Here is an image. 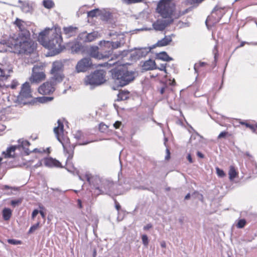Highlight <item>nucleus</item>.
<instances>
[{
  "label": "nucleus",
  "instance_id": "nucleus-24",
  "mask_svg": "<svg viewBox=\"0 0 257 257\" xmlns=\"http://www.w3.org/2000/svg\"><path fill=\"white\" fill-rule=\"evenodd\" d=\"M54 99L52 96H45L37 97L35 98L33 100V103L39 102L40 103H46L48 102L51 101Z\"/></svg>",
  "mask_w": 257,
  "mask_h": 257
},
{
  "label": "nucleus",
  "instance_id": "nucleus-4",
  "mask_svg": "<svg viewBox=\"0 0 257 257\" xmlns=\"http://www.w3.org/2000/svg\"><path fill=\"white\" fill-rule=\"evenodd\" d=\"M106 74L103 70H96L85 77L84 84L90 85L91 89L101 85L106 82Z\"/></svg>",
  "mask_w": 257,
  "mask_h": 257
},
{
  "label": "nucleus",
  "instance_id": "nucleus-59",
  "mask_svg": "<svg viewBox=\"0 0 257 257\" xmlns=\"http://www.w3.org/2000/svg\"><path fill=\"white\" fill-rule=\"evenodd\" d=\"M121 124V122L119 121H116L115 122V123L113 124V126L115 128H118L120 126Z\"/></svg>",
  "mask_w": 257,
  "mask_h": 257
},
{
  "label": "nucleus",
  "instance_id": "nucleus-5",
  "mask_svg": "<svg viewBox=\"0 0 257 257\" xmlns=\"http://www.w3.org/2000/svg\"><path fill=\"white\" fill-rule=\"evenodd\" d=\"M101 185L100 187L94 186L95 187L94 193L97 196L99 194H107L110 195L111 194L115 195H119L122 193V192H119L115 190V188H119L120 185H117L113 183V182L107 180H103L100 181Z\"/></svg>",
  "mask_w": 257,
  "mask_h": 257
},
{
  "label": "nucleus",
  "instance_id": "nucleus-35",
  "mask_svg": "<svg viewBox=\"0 0 257 257\" xmlns=\"http://www.w3.org/2000/svg\"><path fill=\"white\" fill-rule=\"evenodd\" d=\"M236 226L237 228H243L246 224L245 219H240L236 221Z\"/></svg>",
  "mask_w": 257,
  "mask_h": 257
},
{
  "label": "nucleus",
  "instance_id": "nucleus-19",
  "mask_svg": "<svg viewBox=\"0 0 257 257\" xmlns=\"http://www.w3.org/2000/svg\"><path fill=\"white\" fill-rule=\"evenodd\" d=\"M45 78V74L43 71L32 72V75L30 78L31 83H38Z\"/></svg>",
  "mask_w": 257,
  "mask_h": 257
},
{
  "label": "nucleus",
  "instance_id": "nucleus-30",
  "mask_svg": "<svg viewBox=\"0 0 257 257\" xmlns=\"http://www.w3.org/2000/svg\"><path fill=\"white\" fill-rule=\"evenodd\" d=\"M165 87V90L166 95L169 94L171 92L173 91L172 88L171 87V86H173L175 85V81L174 80L173 81H171V80H169V82H166L165 83H163Z\"/></svg>",
  "mask_w": 257,
  "mask_h": 257
},
{
  "label": "nucleus",
  "instance_id": "nucleus-56",
  "mask_svg": "<svg viewBox=\"0 0 257 257\" xmlns=\"http://www.w3.org/2000/svg\"><path fill=\"white\" fill-rule=\"evenodd\" d=\"M39 212V211L38 209H34L32 213V218L34 219L35 217L38 215Z\"/></svg>",
  "mask_w": 257,
  "mask_h": 257
},
{
  "label": "nucleus",
  "instance_id": "nucleus-37",
  "mask_svg": "<svg viewBox=\"0 0 257 257\" xmlns=\"http://www.w3.org/2000/svg\"><path fill=\"white\" fill-rule=\"evenodd\" d=\"M239 123L241 124V125H245L247 128H249L253 132H255V126H254L253 124H250L246 121H242V120H240Z\"/></svg>",
  "mask_w": 257,
  "mask_h": 257
},
{
  "label": "nucleus",
  "instance_id": "nucleus-52",
  "mask_svg": "<svg viewBox=\"0 0 257 257\" xmlns=\"http://www.w3.org/2000/svg\"><path fill=\"white\" fill-rule=\"evenodd\" d=\"M228 135V132H221L218 136V139L225 138L226 136Z\"/></svg>",
  "mask_w": 257,
  "mask_h": 257
},
{
  "label": "nucleus",
  "instance_id": "nucleus-46",
  "mask_svg": "<svg viewBox=\"0 0 257 257\" xmlns=\"http://www.w3.org/2000/svg\"><path fill=\"white\" fill-rule=\"evenodd\" d=\"M142 242L145 247H147L149 244V238L146 234H143L142 236Z\"/></svg>",
  "mask_w": 257,
  "mask_h": 257
},
{
  "label": "nucleus",
  "instance_id": "nucleus-8",
  "mask_svg": "<svg viewBox=\"0 0 257 257\" xmlns=\"http://www.w3.org/2000/svg\"><path fill=\"white\" fill-rule=\"evenodd\" d=\"M101 50L99 51V48L97 46H93L90 47L88 50L89 56L96 59H105L109 58V53H107L105 47L104 46L101 47Z\"/></svg>",
  "mask_w": 257,
  "mask_h": 257
},
{
  "label": "nucleus",
  "instance_id": "nucleus-50",
  "mask_svg": "<svg viewBox=\"0 0 257 257\" xmlns=\"http://www.w3.org/2000/svg\"><path fill=\"white\" fill-rule=\"evenodd\" d=\"M123 2L127 4H135L138 3H141L144 1V0H122Z\"/></svg>",
  "mask_w": 257,
  "mask_h": 257
},
{
  "label": "nucleus",
  "instance_id": "nucleus-43",
  "mask_svg": "<svg viewBox=\"0 0 257 257\" xmlns=\"http://www.w3.org/2000/svg\"><path fill=\"white\" fill-rule=\"evenodd\" d=\"M213 53L214 54V66H216V63H217V58H218V50H217V45H216L214 48H213Z\"/></svg>",
  "mask_w": 257,
  "mask_h": 257
},
{
  "label": "nucleus",
  "instance_id": "nucleus-42",
  "mask_svg": "<svg viewBox=\"0 0 257 257\" xmlns=\"http://www.w3.org/2000/svg\"><path fill=\"white\" fill-rule=\"evenodd\" d=\"M23 201V198H20L17 199L12 200L11 201V204L14 207H15L22 203Z\"/></svg>",
  "mask_w": 257,
  "mask_h": 257
},
{
  "label": "nucleus",
  "instance_id": "nucleus-16",
  "mask_svg": "<svg viewBox=\"0 0 257 257\" xmlns=\"http://www.w3.org/2000/svg\"><path fill=\"white\" fill-rule=\"evenodd\" d=\"M153 49V48H151V47H150L149 48L136 49V50L131 54V57L133 60L139 59L141 58L145 57Z\"/></svg>",
  "mask_w": 257,
  "mask_h": 257
},
{
  "label": "nucleus",
  "instance_id": "nucleus-7",
  "mask_svg": "<svg viewBox=\"0 0 257 257\" xmlns=\"http://www.w3.org/2000/svg\"><path fill=\"white\" fill-rule=\"evenodd\" d=\"M57 123L58 126L54 127V132L58 141L62 145L64 152H66V153L68 155L67 159L71 160L73 156L74 150L75 147L77 146V144H72L71 145H69L68 147L64 144L60 136V133L63 134L64 132L63 123L60 119L58 120Z\"/></svg>",
  "mask_w": 257,
  "mask_h": 257
},
{
  "label": "nucleus",
  "instance_id": "nucleus-40",
  "mask_svg": "<svg viewBox=\"0 0 257 257\" xmlns=\"http://www.w3.org/2000/svg\"><path fill=\"white\" fill-rule=\"evenodd\" d=\"M43 65L41 64H37L35 65L32 69V72H41L43 70Z\"/></svg>",
  "mask_w": 257,
  "mask_h": 257
},
{
  "label": "nucleus",
  "instance_id": "nucleus-9",
  "mask_svg": "<svg viewBox=\"0 0 257 257\" xmlns=\"http://www.w3.org/2000/svg\"><path fill=\"white\" fill-rule=\"evenodd\" d=\"M63 64L60 61H55L52 64L51 73L53 75L52 79L56 82H60L62 81L64 76L62 74Z\"/></svg>",
  "mask_w": 257,
  "mask_h": 257
},
{
  "label": "nucleus",
  "instance_id": "nucleus-63",
  "mask_svg": "<svg viewBox=\"0 0 257 257\" xmlns=\"http://www.w3.org/2000/svg\"><path fill=\"white\" fill-rule=\"evenodd\" d=\"M220 10H221V8H219L218 6H216L214 8V9L212 11V13H214V12H217Z\"/></svg>",
  "mask_w": 257,
  "mask_h": 257
},
{
  "label": "nucleus",
  "instance_id": "nucleus-3",
  "mask_svg": "<svg viewBox=\"0 0 257 257\" xmlns=\"http://www.w3.org/2000/svg\"><path fill=\"white\" fill-rule=\"evenodd\" d=\"M109 72L114 84L120 87L132 83L138 75L136 71L130 70L124 65L113 66Z\"/></svg>",
  "mask_w": 257,
  "mask_h": 257
},
{
  "label": "nucleus",
  "instance_id": "nucleus-47",
  "mask_svg": "<svg viewBox=\"0 0 257 257\" xmlns=\"http://www.w3.org/2000/svg\"><path fill=\"white\" fill-rule=\"evenodd\" d=\"M216 174L218 177L223 178L225 176V173L223 170L219 168L218 167L216 168Z\"/></svg>",
  "mask_w": 257,
  "mask_h": 257
},
{
  "label": "nucleus",
  "instance_id": "nucleus-53",
  "mask_svg": "<svg viewBox=\"0 0 257 257\" xmlns=\"http://www.w3.org/2000/svg\"><path fill=\"white\" fill-rule=\"evenodd\" d=\"M107 128V126L102 123L99 125V130L101 132H104Z\"/></svg>",
  "mask_w": 257,
  "mask_h": 257
},
{
  "label": "nucleus",
  "instance_id": "nucleus-36",
  "mask_svg": "<svg viewBox=\"0 0 257 257\" xmlns=\"http://www.w3.org/2000/svg\"><path fill=\"white\" fill-rule=\"evenodd\" d=\"M43 3V6L47 9H51L54 6V2L51 0H45Z\"/></svg>",
  "mask_w": 257,
  "mask_h": 257
},
{
  "label": "nucleus",
  "instance_id": "nucleus-12",
  "mask_svg": "<svg viewBox=\"0 0 257 257\" xmlns=\"http://www.w3.org/2000/svg\"><path fill=\"white\" fill-rule=\"evenodd\" d=\"M13 72V67L10 62L3 61L0 63V79L5 80L10 76Z\"/></svg>",
  "mask_w": 257,
  "mask_h": 257
},
{
  "label": "nucleus",
  "instance_id": "nucleus-57",
  "mask_svg": "<svg viewBox=\"0 0 257 257\" xmlns=\"http://www.w3.org/2000/svg\"><path fill=\"white\" fill-rule=\"evenodd\" d=\"M18 84H19L17 81L14 80L11 85V88L12 89H15Z\"/></svg>",
  "mask_w": 257,
  "mask_h": 257
},
{
  "label": "nucleus",
  "instance_id": "nucleus-1",
  "mask_svg": "<svg viewBox=\"0 0 257 257\" xmlns=\"http://www.w3.org/2000/svg\"><path fill=\"white\" fill-rule=\"evenodd\" d=\"M14 24L19 30L18 36L8 41L4 40L3 44L11 48L15 53L26 55L31 54L36 49L37 44L30 39V33L26 29L25 22L17 18Z\"/></svg>",
  "mask_w": 257,
  "mask_h": 257
},
{
  "label": "nucleus",
  "instance_id": "nucleus-60",
  "mask_svg": "<svg viewBox=\"0 0 257 257\" xmlns=\"http://www.w3.org/2000/svg\"><path fill=\"white\" fill-rule=\"evenodd\" d=\"M153 227L152 224L149 223L147 224L146 225L144 226L143 227V229L144 230H148L151 228Z\"/></svg>",
  "mask_w": 257,
  "mask_h": 257
},
{
  "label": "nucleus",
  "instance_id": "nucleus-54",
  "mask_svg": "<svg viewBox=\"0 0 257 257\" xmlns=\"http://www.w3.org/2000/svg\"><path fill=\"white\" fill-rule=\"evenodd\" d=\"M192 10V8H189L188 9H185V10L184 11H180L179 12V15L180 16H182V15H184L187 13H188L189 12L191 11Z\"/></svg>",
  "mask_w": 257,
  "mask_h": 257
},
{
  "label": "nucleus",
  "instance_id": "nucleus-29",
  "mask_svg": "<svg viewBox=\"0 0 257 257\" xmlns=\"http://www.w3.org/2000/svg\"><path fill=\"white\" fill-rule=\"evenodd\" d=\"M71 160H68L67 159L66 161V169L69 172L75 174H78V171L77 170L76 168H75L73 165V164L71 162H70V161Z\"/></svg>",
  "mask_w": 257,
  "mask_h": 257
},
{
  "label": "nucleus",
  "instance_id": "nucleus-17",
  "mask_svg": "<svg viewBox=\"0 0 257 257\" xmlns=\"http://www.w3.org/2000/svg\"><path fill=\"white\" fill-rule=\"evenodd\" d=\"M174 36L173 34L165 36L164 38L159 40L157 43L153 45L151 47V48H155L157 47H164L168 45L172 41V36Z\"/></svg>",
  "mask_w": 257,
  "mask_h": 257
},
{
  "label": "nucleus",
  "instance_id": "nucleus-64",
  "mask_svg": "<svg viewBox=\"0 0 257 257\" xmlns=\"http://www.w3.org/2000/svg\"><path fill=\"white\" fill-rule=\"evenodd\" d=\"M39 213H40V214H41L42 218H45V213L43 211L40 210Z\"/></svg>",
  "mask_w": 257,
  "mask_h": 257
},
{
  "label": "nucleus",
  "instance_id": "nucleus-14",
  "mask_svg": "<svg viewBox=\"0 0 257 257\" xmlns=\"http://www.w3.org/2000/svg\"><path fill=\"white\" fill-rule=\"evenodd\" d=\"M99 46L102 47L104 46V47H105L106 50V52L109 53V58L111 57L112 51L114 49L118 48L120 47L121 43L118 41H116V42H110L109 41H100L99 43Z\"/></svg>",
  "mask_w": 257,
  "mask_h": 257
},
{
  "label": "nucleus",
  "instance_id": "nucleus-21",
  "mask_svg": "<svg viewBox=\"0 0 257 257\" xmlns=\"http://www.w3.org/2000/svg\"><path fill=\"white\" fill-rule=\"evenodd\" d=\"M143 69L145 70L157 69V66H156L155 61L151 59L146 61L143 65L142 66Z\"/></svg>",
  "mask_w": 257,
  "mask_h": 257
},
{
  "label": "nucleus",
  "instance_id": "nucleus-61",
  "mask_svg": "<svg viewBox=\"0 0 257 257\" xmlns=\"http://www.w3.org/2000/svg\"><path fill=\"white\" fill-rule=\"evenodd\" d=\"M187 159L190 163H192L193 162L192 158L190 154H188L187 156Z\"/></svg>",
  "mask_w": 257,
  "mask_h": 257
},
{
  "label": "nucleus",
  "instance_id": "nucleus-2",
  "mask_svg": "<svg viewBox=\"0 0 257 257\" xmlns=\"http://www.w3.org/2000/svg\"><path fill=\"white\" fill-rule=\"evenodd\" d=\"M39 40L46 48L52 50L53 55H57L65 48L62 45V37L60 32L56 30L43 31L39 33Z\"/></svg>",
  "mask_w": 257,
  "mask_h": 257
},
{
  "label": "nucleus",
  "instance_id": "nucleus-6",
  "mask_svg": "<svg viewBox=\"0 0 257 257\" xmlns=\"http://www.w3.org/2000/svg\"><path fill=\"white\" fill-rule=\"evenodd\" d=\"M156 10L163 18L173 19L172 16L175 10V5L168 0H161Z\"/></svg>",
  "mask_w": 257,
  "mask_h": 257
},
{
  "label": "nucleus",
  "instance_id": "nucleus-39",
  "mask_svg": "<svg viewBox=\"0 0 257 257\" xmlns=\"http://www.w3.org/2000/svg\"><path fill=\"white\" fill-rule=\"evenodd\" d=\"M206 64H207V63H205V62H200L199 63H195L194 64V71H195V73H197V75H198V73H199L198 69H199V68L201 67H203L205 65H206Z\"/></svg>",
  "mask_w": 257,
  "mask_h": 257
},
{
  "label": "nucleus",
  "instance_id": "nucleus-38",
  "mask_svg": "<svg viewBox=\"0 0 257 257\" xmlns=\"http://www.w3.org/2000/svg\"><path fill=\"white\" fill-rule=\"evenodd\" d=\"M97 37V34L95 33H87V42H90L93 41H94Z\"/></svg>",
  "mask_w": 257,
  "mask_h": 257
},
{
  "label": "nucleus",
  "instance_id": "nucleus-34",
  "mask_svg": "<svg viewBox=\"0 0 257 257\" xmlns=\"http://www.w3.org/2000/svg\"><path fill=\"white\" fill-rule=\"evenodd\" d=\"M228 174L230 180H233L236 177L237 173L233 166L230 167Z\"/></svg>",
  "mask_w": 257,
  "mask_h": 257
},
{
  "label": "nucleus",
  "instance_id": "nucleus-62",
  "mask_svg": "<svg viewBox=\"0 0 257 257\" xmlns=\"http://www.w3.org/2000/svg\"><path fill=\"white\" fill-rule=\"evenodd\" d=\"M196 154L197 156L200 158L203 159L204 158V155L201 152L198 151Z\"/></svg>",
  "mask_w": 257,
  "mask_h": 257
},
{
  "label": "nucleus",
  "instance_id": "nucleus-31",
  "mask_svg": "<svg viewBox=\"0 0 257 257\" xmlns=\"http://www.w3.org/2000/svg\"><path fill=\"white\" fill-rule=\"evenodd\" d=\"M12 215V211L9 208H4L2 211V216L4 220H9Z\"/></svg>",
  "mask_w": 257,
  "mask_h": 257
},
{
  "label": "nucleus",
  "instance_id": "nucleus-55",
  "mask_svg": "<svg viewBox=\"0 0 257 257\" xmlns=\"http://www.w3.org/2000/svg\"><path fill=\"white\" fill-rule=\"evenodd\" d=\"M113 200H114V202L115 203V207L116 209L118 211L120 210L121 206H120V204H119V203L117 201V200L115 198H113Z\"/></svg>",
  "mask_w": 257,
  "mask_h": 257
},
{
  "label": "nucleus",
  "instance_id": "nucleus-49",
  "mask_svg": "<svg viewBox=\"0 0 257 257\" xmlns=\"http://www.w3.org/2000/svg\"><path fill=\"white\" fill-rule=\"evenodd\" d=\"M8 242L11 244L18 245L21 244V241L15 239H9Z\"/></svg>",
  "mask_w": 257,
  "mask_h": 257
},
{
  "label": "nucleus",
  "instance_id": "nucleus-41",
  "mask_svg": "<svg viewBox=\"0 0 257 257\" xmlns=\"http://www.w3.org/2000/svg\"><path fill=\"white\" fill-rule=\"evenodd\" d=\"M87 32H83L80 34L78 36V39L80 41H82L83 42H87Z\"/></svg>",
  "mask_w": 257,
  "mask_h": 257
},
{
  "label": "nucleus",
  "instance_id": "nucleus-18",
  "mask_svg": "<svg viewBox=\"0 0 257 257\" xmlns=\"http://www.w3.org/2000/svg\"><path fill=\"white\" fill-rule=\"evenodd\" d=\"M44 165L48 167L63 168L61 163L58 160L52 158H46L44 160Z\"/></svg>",
  "mask_w": 257,
  "mask_h": 257
},
{
  "label": "nucleus",
  "instance_id": "nucleus-28",
  "mask_svg": "<svg viewBox=\"0 0 257 257\" xmlns=\"http://www.w3.org/2000/svg\"><path fill=\"white\" fill-rule=\"evenodd\" d=\"M0 189L3 191L11 190V191H8L5 194L7 195H12L13 194L12 191H17L19 188L16 187H12L7 185H2L0 186Z\"/></svg>",
  "mask_w": 257,
  "mask_h": 257
},
{
  "label": "nucleus",
  "instance_id": "nucleus-10",
  "mask_svg": "<svg viewBox=\"0 0 257 257\" xmlns=\"http://www.w3.org/2000/svg\"><path fill=\"white\" fill-rule=\"evenodd\" d=\"M93 66L92 60L89 57H84L78 61L75 71L77 73L85 72L90 69Z\"/></svg>",
  "mask_w": 257,
  "mask_h": 257
},
{
  "label": "nucleus",
  "instance_id": "nucleus-25",
  "mask_svg": "<svg viewBox=\"0 0 257 257\" xmlns=\"http://www.w3.org/2000/svg\"><path fill=\"white\" fill-rule=\"evenodd\" d=\"M77 28L73 26H69L68 27H64L63 28V31L65 35L68 37H70L74 36L77 32Z\"/></svg>",
  "mask_w": 257,
  "mask_h": 257
},
{
  "label": "nucleus",
  "instance_id": "nucleus-51",
  "mask_svg": "<svg viewBox=\"0 0 257 257\" xmlns=\"http://www.w3.org/2000/svg\"><path fill=\"white\" fill-rule=\"evenodd\" d=\"M166 65L167 64H162L160 65V67H157V69L161 71H164L165 73H167V70L166 68Z\"/></svg>",
  "mask_w": 257,
  "mask_h": 257
},
{
  "label": "nucleus",
  "instance_id": "nucleus-22",
  "mask_svg": "<svg viewBox=\"0 0 257 257\" xmlns=\"http://www.w3.org/2000/svg\"><path fill=\"white\" fill-rule=\"evenodd\" d=\"M74 138L76 139L77 141H78V143H76L77 145H86L92 141H82L81 140L83 138L84 136L83 133L80 131H78L75 134H74Z\"/></svg>",
  "mask_w": 257,
  "mask_h": 257
},
{
  "label": "nucleus",
  "instance_id": "nucleus-27",
  "mask_svg": "<svg viewBox=\"0 0 257 257\" xmlns=\"http://www.w3.org/2000/svg\"><path fill=\"white\" fill-rule=\"evenodd\" d=\"M17 148H18L17 146H11L7 148L6 151H3L2 152V155L5 158L13 157V156L11 153L12 152H14Z\"/></svg>",
  "mask_w": 257,
  "mask_h": 257
},
{
  "label": "nucleus",
  "instance_id": "nucleus-23",
  "mask_svg": "<svg viewBox=\"0 0 257 257\" xmlns=\"http://www.w3.org/2000/svg\"><path fill=\"white\" fill-rule=\"evenodd\" d=\"M18 142L19 143V145L17 146L18 148L22 147L24 150L25 154L26 155H29L30 154V151L26 147H29L30 145V142L27 140H23L22 139L19 140Z\"/></svg>",
  "mask_w": 257,
  "mask_h": 257
},
{
  "label": "nucleus",
  "instance_id": "nucleus-45",
  "mask_svg": "<svg viewBox=\"0 0 257 257\" xmlns=\"http://www.w3.org/2000/svg\"><path fill=\"white\" fill-rule=\"evenodd\" d=\"M40 225V222L38 221L37 223L31 226L29 230L28 233L31 234L34 231H35Z\"/></svg>",
  "mask_w": 257,
  "mask_h": 257
},
{
  "label": "nucleus",
  "instance_id": "nucleus-11",
  "mask_svg": "<svg viewBox=\"0 0 257 257\" xmlns=\"http://www.w3.org/2000/svg\"><path fill=\"white\" fill-rule=\"evenodd\" d=\"M31 97V92L29 82H26L22 86L21 90L19 95L18 96L17 99L19 101L26 104V102L25 99Z\"/></svg>",
  "mask_w": 257,
  "mask_h": 257
},
{
  "label": "nucleus",
  "instance_id": "nucleus-33",
  "mask_svg": "<svg viewBox=\"0 0 257 257\" xmlns=\"http://www.w3.org/2000/svg\"><path fill=\"white\" fill-rule=\"evenodd\" d=\"M22 11L25 13H30L32 11V5L28 2L25 1L21 6Z\"/></svg>",
  "mask_w": 257,
  "mask_h": 257
},
{
  "label": "nucleus",
  "instance_id": "nucleus-26",
  "mask_svg": "<svg viewBox=\"0 0 257 257\" xmlns=\"http://www.w3.org/2000/svg\"><path fill=\"white\" fill-rule=\"evenodd\" d=\"M156 59L162 60L165 61H170L173 60V58L170 57L167 52L165 51L161 52L156 54Z\"/></svg>",
  "mask_w": 257,
  "mask_h": 257
},
{
  "label": "nucleus",
  "instance_id": "nucleus-48",
  "mask_svg": "<svg viewBox=\"0 0 257 257\" xmlns=\"http://www.w3.org/2000/svg\"><path fill=\"white\" fill-rule=\"evenodd\" d=\"M85 178L90 185L92 184L93 180L94 179V177L90 174H86Z\"/></svg>",
  "mask_w": 257,
  "mask_h": 257
},
{
  "label": "nucleus",
  "instance_id": "nucleus-32",
  "mask_svg": "<svg viewBox=\"0 0 257 257\" xmlns=\"http://www.w3.org/2000/svg\"><path fill=\"white\" fill-rule=\"evenodd\" d=\"M130 92L128 91H122L117 94V101L125 100L129 98Z\"/></svg>",
  "mask_w": 257,
  "mask_h": 257
},
{
  "label": "nucleus",
  "instance_id": "nucleus-58",
  "mask_svg": "<svg viewBox=\"0 0 257 257\" xmlns=\"http://www.w3.org/2000/svg\"><path fill=\"white\" fill-rule=\"evenodd\" d=\"M162 87H161V88L160 89V93L161 94L166 95V92H165V87H164V83H162Z\"/></svg>",
  "mask_w": 257,
  "mask_h": 257
},
{
  "label": "nucleus",
  "instance_id": "nucleus-15",
  "mask_svg": "<svg viewBox=\"0 0 257 257\" xmlns=\"http://www.w3.org/2000/svg\"><path fill=\"white\" fill-rule=\"evenodd\" d=\"M173 21V19H158L153 24V27L156 31H162Z\"/></svg>",
  "mask_w": 257,
  "mask_h": 257
},
{
  "label": "nucleus",
  "instance_id": "nucleus-13",
  "mask_svg": "<svg viewBox=\"0 0 257 257\" xmlns=\"http://www.w3.org/2000/svg\"><path fill=\"white\" fill-rule=\"evenodd\" d=\"M58 82L51 79L50 82H46L41 85L38 88L39 92L43 95H47L52 93L55 91L54 86Z\"/></svg>",
  "mask_w": 257,
  "mask_h": 257
},
{
  "label": "nucleus",
  "instance_id": "nucleus-20",
  "mask_svg": "<svg viewBox=\"0 0 257 257\" xmlns=\"http://www.w3.org/2000/svg\"><path fill=\"white\" fill-rule=\"evenodd\" d=\"M69 47L70 48L71 53H77L82 51L83 45L80 42L75 41L69 44Z\"/></svg>",
  "mask_w": 257,
  "mask_h": 257
},
{
  "label": "nucleus",
  "instance_id": "nucleus-44",
  "mask_svg": "<svg viewBox=\"0 0 257 257\" xmlns=\"http://www.w3.org/2000/svg\"><path fill=\"white\" fill-rule=\"evenodd\" d=\"M99 11L98 9H95L87 12L88 17L94 18L96 16L97 13Z\"/></svg>",
  "mask_w": 257,
  "mask_h": 257
}]
</instances>
